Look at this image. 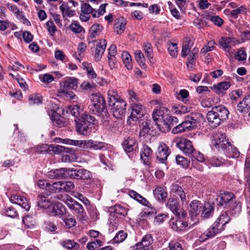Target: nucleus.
<instances>
[{
	"label": "nucleus",
	"instance_id": "c03bdc74",
	"mask_svg": "<svg viewBox=\"0 0 250 250\" xmlns=\"http://www.w3.org/2000/svg\"><path fill=\"white\" fill-rule=\"evenodd\" d=\"M122 58L126 68L128 70L132 69V65L130 63L131 61L130 55L127 52L124 51L122 54Z\"/></svg>",
	"mask_w": 250,
	"mask_h": 250
},
{
	"label": "nucleus",
	"instance_id": "de8ad7c7",
	"mask_svg": "<svg viewBox=\"0 0 250 250\" xmlns=\"http://www.w3.org/2000/svg\"><path fill=\"white\" fill-rule=\"evenodd\" d=\"M28 101L30 105L39 104L42 103V96L38 93L31 94L29 96Z\"/></svg>",
	"mask_w": 250,
	"mask_h": 250
},
{
	"label": "nucleus",
	"instance_id": "f03ea898",
	"mask_svg": "<svg viewBox=\"0 0 250 250\" xmlns=\"http://www.w3.org/2000/svg\"><path fill=\"white\" fill-rule=\"evenodd\" d=\"M107 94L108 104L111 107L114 117L121 118L125 114L126 103L123 99H118L116 92L113 90L108 91Z\"/></svg>",
	"mask_w": 250,
	"mask_h": 250
},
{
	"label": "nucleus",
	"instance_id": "338daca9",
	"mask_svg": "<svg viewBox=\"0 0 250 250\" xmlns=\"http://www.w3.org/2000/svg\"><path fill=\"white\" fill-rule=\"evenodd\" d=\"M243 92L240 89H237L232 91L229 94V97L231 100L236 101L239 98L242 96Z\"/></svg>",
	"mask_w": 250,
	"mask_h": 250
},
{
	"label": "nucleus",
	"instance_id": "79ce46f5",
	"mask_svg": "<svg viewBox=\"0 0 250 250\" xmlns=\"http://www.w3.org/2000/svg\"><path fill=\"white\" fill-rule=\"evenodd\" d=\"M247 8L245 6H241L230 12V16L231 18L236 20L238 17L239 15L246 14L247 13Z\"/></svg>",
	"mask_w": 250,
	"mask_h": 250
},
{
	"label": "nucleus",
	"instance_id": "a211bd4d",
	"mask_svg": "<svg viewBox=\"0 0 250 250\" xmlns=\"http://www.w3.org/2000/svg\"><path fill=\"white\" fill-rule=\"evenodd\" d=\"M230 86L231 83L229 82H221L214 84L211 88L216 94L223 96L226 93V91Z\"/></svg>",
	"mask_w": 250,
	"mask_h": 250
},
{
	"label": "nucleus",
	"instance_id": "13d9d810",
	"mask_svg": "<svg viewBox=\"0 0 250 250\" xmlns=\"http://www.w3.org/2000/svg\"><path fill=\"white\" fill-rule=\"evenodd\" d=\"M48 189L54 192H62V181L55 182L51 185H50Z\"/></svg>",
	"mask_w": 250,
	"mask_h": 250
},
{
	"label": "nucleus",
	"instance_id": "473e14b6",
	"mask_svg": "<svg viewBox=\"0 0 250 250\" xmlns=\"http://www.w3.org/2000/svg\"><path fill=\"white\" fill-rule=\"evenodd\" d=\"M223 151L227 156L230 158H238L240 155V152L237 150V148L232 146L230 143Z\"/></svg>",
	"mask_w": 250,
	"mask_h": 250
},
{
	"label": "nucleus",
	"instance_id": "5701e85b",
	"mask_svg": "<svg viewBox=\"0 0 250 250\" xmlns=\"http://www.w3.org/2000/svg\"><path fill=\"white\" fill-rule=\"evenodd\" d=\"M65 212V208L60 203H52L48 209V213L51 216H62Z\"/></svg>",
	"mask_w": 250,
	"mask_h": 250
},
{
	"label": "nucleus",
	"instance_id": "a19ab883",
	"mask_svg": "<svg viewBox=\"0 0 250 250\" xmlns=\"http://www.w3.org/2000/svg\"><path fill=\"white\" fill-rule=\"evenodd\" d=\"M129 196L133 198L134 199L137 201L139 203L142 204V205L147 206L148 204H149L148 201H147L146 198L143 197L142 196L140 195L137 192L134 190H131L129 192Z\"/></svg>",
	"mask_w": 250,
	"mask_h": 250
},
{
	"label": "nucleus",
	"instance_id": "dca6fc26",
	"mask_svg": "<svg viewBox=\"0 0 250 250\" xmlns=\"http://www.w3.org/2000/svg\"><path fill=\"white\" fill-rule=\"evenodd\" d=\"M81 147L83 149H91L94 150L102 149L105 147L104 143L99 141L90 140H82Z\"/></svg>",
	"mask_w": 250,
	"mask_h": 250
},
{
	"label": "nucleus",
	"instance_id": "c85d7f7f",
	"mask_svg": "<svg viewBox=\"0 0 250 250\" xmlns=\"http://www.w3.org/2000/svg\"><path fill=\"white\" fill-rule=\"evenodd\" d=\"M51 120L53 124L59 127H62L66 125L65 119L55 111H53L52 114Z\"/></svg>",
	"mask_w": 250,
	"mask_h": 250
},
{
	"label": "nucleus",
	"instance_id": "0eeeda50",
	"mask_svg": "<svg viewBox=\"0 0 250 250\" xmlns=\"http://www.w3.org/2000/svg\"><path fill=\"white\" fill-rule=\"evenodd\" d=\"M211 147L213 150L223 151L229 143L226 139V136L221 132L216 131L212 134Z\"/></svg>",
	"mask_w": 250,
	"mask_h": 250
},
{
	"label": "nucleus",
	"instance_id": "b1692460",
	"mask_svg": "<svg viewBox=\"0 0 250 250\" xmlns=\"http://www.w3.org/2000/svg\"><path fill=\"white\" fill-rule=\"evenodd\" d=\"M202 207L201 216L204 219H207L211 217L214 213V205L209 202H206Z\"/></svg>",
	"mask_w": 250,
	"mask_h": 250
},
{
	"label": "nucleus",
	"instance_id": "5fc2aeb1",
	"mask_svg": "<svg viewBox=\"0 0 250 250\" xmlns=\"http://www.w3.org/2000/svg\"><path fill=\"white\" fill-rule=\"evenodd\" d=\"M50 152L52 151L55 153H60L64 152H68L69 148L58 145H50Z\"/></svg>",
	"mask_w": 250,
	"mask_h": 250
},
{
	"label": "nucleus",
	"instance_id": "1a4fd4ad",
	"mask_svg": "<svg viewBox=\"0 0 250 250\" xmlns=\"http://www.w3.org/2000/svg\"><path fill=\"white\" fill-rule=\"evenodd\" d=\"M175 143L176 146L187 155L190 156L195 150L191 142L186 138L178 139Z\"/></svg>",
	"mask_w": 250,
	"mask_h": 250
},
{
	"label": "nucleus",
	"instance_id": "4d7b16f0",
	"mask_svg": "<svg viewBox=\"0 0 250 250\" xmlns=\"http://www.w3.org/2000/svg\"><path fill=\"white\" fill-rule=\"evenodd\" d=\"M61 245L64 248L67 249H71L72 248H78L79 245L76 242H74L70 240H66L61 242Z\"/></svg>",
	"mask_w": 250,
	"mask_h": 250
},
{
	"label": "nucleus",
	"instance_id": "7ed1b4c3",
	"mask_svg": "<svg viewBox=\"0 0 250 250\" xmlns=\"http://www.w3.org/2000/svg\"><path fill=\"white\" fill-rule=\"evenodd\" d=\"M56 198L66 204L73 213L75 214L80 220L85 221L86 220L87 217L82 205L75 201L71 197L64 194L58 195Z\"/></svg>",
	"mask_w": 250,
	"mask_h": 250
},
{
	"label": "nucleus",
	"instance_id": "72a5a7b5",
	"mask_svg": "<svg viewBox=\"0 0 250 250\" xmlns=\"http://www.w3.org/2000/svg\"><path fill=\"white\" fill-rule=\"evenodd\" d=\"M103 26L100 24H94L92 25L89 32V37L88 40L90 42V39H94L97 35L102 32Z\"/></svg>",
	"mask_w": 250,
	"mask_h": 250
},
{
	"label": "nucleus",
	"instance_id": "393cba45",
	"mask_svg": "<svg viewBox=\"0 0 250 250\" xmlns=\"http://www.w3.org/2000/svg\"><path fill=\"white\" fill-rule=\"evenodd\" d=\"M106 47V40H103L100 41L97 44L95 48L94 58L96 62H99L101 60Z\"/></svg>",
	"mask_w": 250,
	"mask_h": 250
},
{
	"label": "nucleus",
	"instance_id": "e433bc0d",
	"mask_svg": "<svg viewBox=\"0 0 250 250\" xmlns=\"http://www.w3.org/2000/svg\"><path fill=\"white\" fill-rule=\"evenodd\" d=\"M230 220V217L227 212L222 213L216 219L215 222L218 223V226L220 227L222 230L224 229V226L229 223Z\"/></svg>",
	"mask_w": 250,
	"mask_h": 250
},
{
	"label": "nucleus",
	"instance_id": "f8f14e48",
	"mask_svg": "<svg viewBox=\"0 0 250 250\" xmlns=\"http://www.w3.org/2000/svg\"><path fill=\"white\" fill-rule=\"evenodd\" d=\"M223 230L218 226L217 222H214L200 236V238L202 241H206L208 239L213 238Z\"/></svg>",
	"mask_w": 250,
	"mask_h": 250
},
{
	"label": "nucleus",
	"instance_id": "0e129e2a",
	"mask_svg": "<svg viewBox=\"0 0 250 250\" xmlns=\"http://www.w3.org/2000/svg\"><path fill=\"white\" fill-rule=\"evenodd\" d=\"M128 96L131 103H134L140 100V98L138 94L132 90H128Z\"/></svg>",
	"mask_w": 250,
	"mask_h": 250
},
{
	"label": "nucleus",
	"instance_id": "f704fd0d",
	"mask_svg": "<svg viewBox=\"0 0 250 250\" xmlns=\"http://www.w3.org/2000/svg\"><path fill=\"white\" fill-rule=\"evenodd\" d=\"M136 141L135 139L129 138L124 141L123 143V148L126 152L132 151L136 147Z\"/></svg>",
	"mask_w": 250,
	"mask_h": 250
},
{
	"label": "nucleus",
	"instance_id": "9d476101",
	"mask_svg": "<svg viewBox=\"0 0 250 250\" xmlns=\"http://www.w3.org/2000/svg\"><path fill=\"white\" fill-rule=\"evenodd\" d=\"M171 153V150L163 142L159 143L157 150L156 152V159L162 164H166L167 157Z\"/></svg>",
	"mask_w": 250,
	"mask_h": 250
},
{
	"label": "nucleus",
	"instance_id": "052dcab7",
	"mask_svg": "<svg viewBox=\"0 0 250 250\" xmlns=\"http://www.w3.org/2000/svg\"><path fill=\"white\" fill-rule=\"evenodd\" d=\"M62 192H70L74 188V184L71 181H62Z\"/></svg>",
	"mask_w": 250,
	"mask_h": 250
},
{
	"label": "nucleus",
	"instance_id": "412c9836",
	"mask_svg": "<svg viewBox=\"0 0 250 250\" xmlns=\"http://www.w3.org/2000/svg\"><path fill=\"white\" fill-rule=\"evenodd\" d=\"M201 202L198 200L192 201L189 205V213L192 218L196 217L201 212L203 207Z\"/></svg>",
	"mask_w": 250,
	"mask_h": 250
},
{
	"label": "nucleus",
	"instance_id": "3c124183",
	"mask_svg": "<svg viewBox=\"0 0 250 250\" xmlns=\"http://www.w3.org/2000/svg\"><path fill=\"white\" fill-rule=\"evenodd\" d=\"M156 125L158 129L162 132H168L170 130L169 125L166 122V118L162 120L160 122H157Z\"/></svg>",
	"mask_w": 250,
	"mask_h": 250
},
{
	"label": "nucleus",
	"instance_id": "7c9ffc66",
	"mask_svg": "<svg viewBox=\"0 0 250 250\" xmlns=\"http://www.w3.org/2000/svg\"><path fill=\"white\" fill-rule=\"evenodd\" d=\"M167 207L176 215H180V206L177 200L174 198H169L167 204Z\"/></svg>",
	"mask_w": 250,
	"mask_h": 250
},
{
	"label": "nucleus",
	"instance_id": "603ef678",
	"mask_svg": "<svg viewBox=\"0 0 250 250\" xmlns=\"http://www.w3.org/2000/svg\"><path fill=\"white\" fill-rule=\"evenodd\" d=\"M188 120H190L197 125V124L200 122L203 118L202 115L198 112L191 113L189 115L186 117Z\"/></svg>",
	"mask_w": 250,
	"mask_h": 250
},
{
	"label": "nucleus",
	"instance_id": "39448f33",
	"mask_svg": "<svg viewBox=\"0 0 250 250\" xmlns=\"http://www.w3.org/2000/svg\"><path fill=\"white\" fill-rule=\"evenodd\" d=\"M235 196L230 192L220 193L217 198L218 205L225 208H228L232 210L235 214H239L241 211V205L235 201Z\"/></svg>",
	"mask_w": 250,
	"mask_h": 250
},
{
	"label": "nucleus",
	"instance_id": "bb28decb",
	"mask_svg": "<svg viewBox=\"0 0 250 250\" xmlns=\"http://www.w3.org/2000/svg\"><path fill=\"white\" fill-rule=\"evenodd\" d=\"M237 110L242 113H247L250 109V94L245 96L237 105Z\"/></svg>",
	"mask_w": 250,
	"mask_h": 250
},
{
	"label": "nucleus",
	"instance_id": "6e6552de",
	"mask_svg": "<svg viewBox=\"0 0 250 250\" xmlns=\"http://www.w3.org/2000/svg\"><path fill=\"white\" fill-rule=\"evenodd\" d=\"M132 112L127 123L129 125L132 124V121H136L143 117L145 113V108L140 103H130Z\"/></svg>",
	"mask_w": 250,
	"mask_h": 250
},
{
	"label": "nucleus",
	"instance_id": "49530a36",
	"mask_svg": "<svg viewBox=\"0 0 250 250\" xmlns=\"http://www.w3.org/2000/svg\"><path fill=\"white\" fill-rule=\"evenodd\" d=\"M2 212L5 216L8 217H10L11 218L16 217L18 213L16 210V209L13 207H5L2 211Z\"/></svg>",
	"mask_w": 250,
	"mask_h": 250
},
{
	"label": "nucleus",
	"instance_id": "6e6d98bb",
	"mask_svg": "<svg viewBox=\"0 0 250 250\" xmlns=\"http://www.w3.org/2000/svg\"><path fill=\"white\" fill-rule=\"evenodd\" d=\"M211 165L214 167H220L226 164L225 161L222 158L214 156L209 160Z\"/></svg>",
	"mask_w": 250,
	"mask_h": 250
},
{
	"label": "nucleus",
	"instance_id": "680f3d73",
	"mask_svg": "<svg viewBox=\"0 0 250 250\" xmlns=\"http://www.w3.org/2000/svg\"><path fill=\"white\" fill-rule=\"evenodd\" d=\"M107 5V3H104L101 4L99 9L96 10L95 9L94 11L93 17V18H98L100 16L103 15L105 12V7Z\"/></svg>",
	"mask_w": 250,
	"mask_h": 250
},
{
	"label": "nucleus",
	"instance_id": "8fccbe9b",
	"mask_svg": "<svg viewBox=\"0 0 250 250\" xmlns=\"http://www.w3.org/2000/svg\"><path fill=\"white\" fill-rule=\"evenodd\" d=\"M175 161L177 165L183 168H187L190 163L189 160L180 155L176 156Z\"/></svg>",
	"mask_w": 250,
	"mask_h": 250
},
{
	"label": "nucleus",
	"instance_id": "f257e3e1",
	"mask_svg": "<svg viewBox=\"0 0 250 250\" xmlns=\"http://www.w3.org/2000/svg\"><path fill=\"white\" fill-rule=\"evenodd\" d=\"M229 114V110L223 105L213 107L207 114L209 125L213 128L217 127L228 119Z\"/></svg>",
	"mask_w": 250,
	"mask_h": 250
},
{
	"label": "nucleus",
	"instance_id": "09e8293b",
	"mask_svg": "<svg viewBox=\"0 0 250 250\" xmlns=\"http://www.w3.org/2000/svg\"><path fill=\"white\" fill-rule=\"evenodd\" d=\"M69 28L71 31L75 34H79L81 32H85L84 29L81 26L79 22L73 21L69 26Z\"/></svg>",
	"mask_w": 250,
	"mask_h": 250
},
{
	"label": "nucleus",
	"instance_id": "2eb2a0df",
	"mask_svg": "<svg viewBox=\"0 0 250 250\" xmlns=\"http://www.w3.org/2000/svg\"><path fill=\"white\" fill-rule=\"evenodd\" d=\"M81 12L80 15V19L83 21H88L90 18V14H91L93 17L94 8H93L91 6L86 3H83L81 5Z\"/></svg>",
	"mask_w": 250,
	"mask_h": 250
},
{
	"label": "nucleus",
	"instance_id": "a18cd8bd",
	"mask_svg": "<svg viewBox=\"0 0 250 250\" xmlns=\"http://www.w3.org/2000/svg\"><path fill=\"white\" fill-rule=\"evenodd\" d=\"M135 59L139 64L143 68L146 67L145 64V59L143 53L140 50H137L135 52Z\"/></svg>",
	"mask_w": 250,
	"mask_h": 250
},
{
	"label": "nucleus",
	"instance_id": "4be33fe9",
	"mask_svg": "<svg viewBox=\"0 0 250 250\" xmlns=\"http://www.w3.org/2000/svg\"><path fill=\"white\" fill-rule=\"evenodd\" d=\"M68 169L65 168L52 169L47 172V176L50 179H62L67 177Z\"/></svg>",
	"mask_w": 250,
	"mask_h": 250
},
{
	"label": "nucleus",
	"instance_id": "cd10ccee",
	"mask_svg": "<svg viewBox=\"0 0 250 250\" xmlns=\"http://www.w3.org/2000/svg\"><path fill=\"white\" fill-rule=\"evenodd\" d=\"M152 151L147 146H144L140 153V157L144 163L146 165L150 164L149 160L151 158Z\"/></svg>",
	"mask_w": 250,
	"mask_h": 250
},
{
	"label": "nucleus",
	"instance_id": "4c0bfd02",
	"mask_svg": "<svg viewBox=\"0 0 250 250\" xmlns=\"http://www.w3.org/2000/svg\"><path fill=\"white\" fill-rule=\"evenodd\" d=\"M109 211L111 213H115L117 214L125 216L127 214L128 209L120 205H115L109 208Z\"/></svg>",
	"mask_w": 250,
	"mask_h": 250
},
{
	"label": "nucleus",
	"instance_id": "423d86ee",
	"mask_svg": "<svg viewBox=\"0 0 250 250\" xmlns=\"http://www.w3.org/2000/svg\"><path fill=\"white\" fill-rule=\"evenodd\" d=\"M96 119L86 112L83 113L79 118L75 119L76 129L80 134L87 135L91 132V127Z\"/></svg>",
	"mask_w": 250,
	"mask_h": 250
},
{
	"label": "nucleus",
	"instance_id": "69168bd1",
	"mask_svg": "<svg viewBox=\"0 0 250 250\" xmlns=\"http://www.w3.org/2000/svg\"><path fill=\"white\" fill-rule=\"evenodd\" d=\"M166 122L168 123V125H169L170 128L175 125H176L178 123L177 118L174 116H168V114H166Z\"/></svg>",
	"mask_w": 250,
	"mask_h": 250
},
{
	"label": "nucleus",
	"instance_id": "6ab92c4d",
	"mask_svg": "<svg viewBox=\"0 0 250 250\" xmlns=\"http://www.w3.org/2000/svg\"><path fill=\"white\" fill-rule=\"evenodd\" d=\"M78 79L75 77H66L62 82L61 86L63 90H76L78 87Z\"/></svg>",
	"mask_w": 250,
	"mask_h": 250
},
{
	"label": "nucleus",
	"instance_id": "37998d69",
	"mask_svg": "<svg viewBox=\"0 0 250 250\" xmlns=\"http://www.w3.org/2000/svg\"><path fill=\"white\" fill-rule=\"evenodd\" d=\"M233 39L230 37H222L219 41L220 46L224 50L227 51L230 47Z\"/></svg>",
	"mask_w": 250,
	"mask_h": 250
},
{
	"label": "nucleus",
	"instance_id": "a878e982",
	"mask_svg": "<svg viewBox=\"0 0 250 250\" xmlns=\"http://www.w3.org/2000/svg\"><path fill=\"white\" fill-rule=\"evenodd\" d=\"M168 112V109L164 107H160L159 109H155L154 110L152 114V116L156 125L157 124V122L159 123L166 118V115L165 114V112L167 114Z\"/></svg>",
	"mask_w": 250,
	"mask_h": 250
},
{
	"label": "nucleus",
	"instance_id": "c9c22d12",
	"mask_svg": "<svg viewBox=\"0 0 250 250\" xmlns=\"http://www.w3.org/2000/svg\"><path fill=\"white\" fill-rule=\"evenodd\" d=\"M153 192L155 197L159 201L165 200L167 197V192L164 187H158L155 188Z\"/></svg>",
	"mask_w": 250,
	"mask_h": 250
},
{
	"label": "nucleus",
	"instance_id": "20e7f679",
	"mask_svg": "<svg viewBox=\"0 0 250 250\" xmlns=\"http://www.w3.org/2000/svg\"><path fill=\"white\" fill-rule=\"evenodd\" d=\"M91 104L89 105L90 112L99 116L106 117L108 112L106 107L104 98L100 93L91 95Z\"/></svg>",
	"mask_w": 250,
	"mask_h": 250
},
{
	"label": "nucleus",
	"instance_id": "864d4df0",
	"mask_svg": "<svg viewBox=\"0 0 250 250\" xmlns=\"http://www.w3.org/2000/svg\"><path fill=\"white\" fill-rule=\"evenodd\" d=\"M177 44L176 43L169 42L167 43V49L169 54L174 58L177 56Z\"/></svg>",
	"mask_w": 250,
	"mask_h": 250
},
{
	"label": "nucleus",
	"instance_id": "ea45409f",
	"mask_svg": "<svg viewBox=\"0 0 250 250\" xmlns=\"http://www.w3.org/2000/svg\"><path fill=\"white\" fill-rule=\"evenodd\" d=\"M149 122L146 120H141L140 121V135L145 136L147 134L150 128L149 127Z\"/></svg>",
	"mask_w": 250,
	"mask_h": 250
},
{
	"label": "nucleus",
	"instance_id": "4468645a",
	"mask_svg": "<svg viewBox=\"0 0 250 250\" xmlns=\"http://www.w3.org/2000/svg\"><path fill=\"white\" fill-rule=\"evenodd\" d=\"M171 228L176 231H183L188 228V223L181 219L172 218L169 222Z\"/></svg>",
	"mask_w": 250,
	"mask_h": 250
},
{
	"label": "nucleus",
	"instance_id": "774afa93",
	"mask_svg": "<svg viewBox=\"0 0 250 250\" xmlns=\"http://www.w3.org/2000/svg\"><path fill=\"white\" fill-rule=\"evenodd\" d=\"M169 8L172 15L177 19H179L181 17L180 13L178 10L174 7L173 4L170 2H168Z\"/></svg>",
	"mask_w": 250,
	"mask_h": 250
},
{
	"label": "nucleus",
	"instance_id": "aec40b11",
	"mask_svg": "<svg viewBox=\"0 0 250 250\" xmlns=\"http://www.w3.org/2000/svg\"><path fill=\"white\" fill-rule=\"evenodd\" d=\"M170 193L178 196L183 204H187V199L185 192L181 186L177 184H172L170 188Z\"/></svg>",
	"mask_w": 250,
	"mask_h": 250
},
{
	"label": "nucleus",
	"instance_id": "2f4dec72",
	"mask_svg": "<svg viewBox=\"0 0 250 250\" xmlns=\"http://www.w3.org/2000/svg\"><path fill=\"white\" fill-rule=\"evenodd\" d=\"M126 24V21L125 19L122 17L118 18L114 25L115 31L118 34H122L125 29Z\"/></svg>",
	"mask_w": 250,
	"mask_h": 250
},
{
	"label": "nucleus",
	"instance_id": "c756f323",
	"mask_svg": "<svg viewBox=\"0 0 250 250\" xmlns=\"http://www.w3.org/2000/svg\"><path fill=\"white\" fill-rule=\"evenodd\" d=\"M52 203L48 197L42 194H40L37 198V206L40 208L48 209Z\"/></svg>",
	"mask_w": 250,
	"mask_h": 250
},
{
	"label": "nucleus",
	"instance_id": "9b49d317",
	"mask_svg": "<svg viewBox=\"0 0 250 250\" xmlns=\"http://www.w3.org/2000/svg\"><path fill=\"white\" fill-rule=\"evenodd\" d=\"M68 174L70 177L77 179L88 180L92 177L91 172L84 168L68 169Z\"/></svg>",
	"mask_w": 250,
	"mask_h": 250
},
{
	"label": "nucleus",
	"instance_id": "e2e57ef3",
	"mask_svg": "<svg viewBox=\"0 0 250 250\" xmlns=\"http://www.w3.org/2000/svg\"><path fill=\"white\" fill-rule=\"evenodd\" d=\"M127 233L124 231H120L114 237L113 240L115 243H121L124 241L127 237Z\"/></svg>",
	"mask_w": 250,
	"mask_h": 250
},
{
	"label": "nucleus",
	"instance_id": "f3484780",
	"mask_svg": "<svg viewBox=\"0 0 250 250\" xmlns=\"http://www.w3.org/2000/svg\"><path fill=\"white\" fill-rule=\"evenodd\" d=\"M10 201L13 204L19 205L25 211H28L30 209V206L28 201L24 197L14 194L11 196Z\"/></svg>",
	"mask_w": 250,
	"mask_h": 250
},
{
	"label": "nucleus",
	"instance_id": "bf43d9fd",
	"mask_svg": "<svg viewBox=\"0 0 250 250\" xmlns=\"http://www.w3.org/2000/svg\"><path fill=\"white\" fill-rule=\"evenodd\" d=\"M144 50L145 52L146 56L148 59H152L153 58L152 53L153 49L152 45L148 42L146 43L144 45Z\"/></svg>",
	"mask_w": 250,
	"mask_h": 250
},
{
	"label": "nucleus",
	"instance_id": "ddd939ff",
	"mask_svg": "<svg viewBox=\"0 0 250 250\" xmlns=\"http://www.w3.org/2000/svg\"><path fill=\"white\" fill-rule=\"evenodd\" d=\"M153 239L150 234H147L145 235L141 242L137 243L135 248L136 250L141 249V250H153L152 244Z\"/></svg>",
	"mask_w": 250,
	"mask_h": 250
},
{
	"label": "nucleus",
	"instance_id": "58836bf2",
	"mask_svg": "<svg viewBox=\"0 0 250 250\" xmlns=\"http://www.w3.org/2000/svg\"><path fill=\"white\" fill-rule=\"evenodd\" d=\"M60 9L63 17H71L73 16L75 14V11L71 10L68 4L64 2H62V5L60 6Z\"/></svg>",
	"mask_w": 250,
	"mask_h": 250
}]
</instances>
